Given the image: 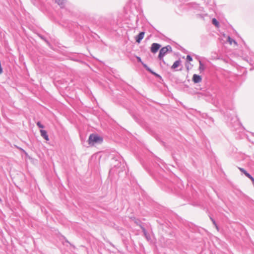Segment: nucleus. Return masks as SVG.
Returning <instances> with one entry per match:
<instances>
[{
	"label": "nucleus",
	"instance_id": "a211bd4d",
	"mask_svg": "<svg viewBox=\"0 0 254 254\" xmlns=\"http://www.w3.org/2000/svg\"><path fill=\"white\" fill-rule=\"evenodd\" d=\"M162 60L163 62H164V63H165V62H164V60H163V59L161 60Z\"/></svg>",
	"mask_w": 254,
	"mask_h": 254
},
{
	"label": "nucleus",
	"instance_id": "aec40b11",
	"mask_svg": "<svg viewBox=\"0 0 254 254\" xmlns=\"http://www.w3.org/2000/svg\"><path fill=\"white\" fill-rule=\"evenodd\" d=\"M1 198H0V202H1Z\"/></svg>",
	"mask_w": 254,
	"mask_h": 254
},
{
	"label": "nucleus",
	"instance_id": "9d476101",
	"mask_svg": "<svg viewBox=\"0 0 254 254\" xmlns=\"http://www.w3.org/2000/svg\"><path fill=\"white\" fill-rule=\"evenodd\" d=\"M212 23L217 27H219V22L215 18L212 19Z\"/></svg>",
	"mask_w": 254,
	"mask_h": 254
},
{
	"label": "nucleus",
	"instance_id": "9b49d317",
	"mask_svg": "<svg viewBox=\"0 0 254 254\" xmlns=\"http://www.w3.org/2000/svg\"><path fill=\"white\" fill-rule=\"evenodd\" d=\"M141 229L142 230V231L143 232V234H144L145 237H146V238L147 239H148V234H147V233L146 230L144 228H143L142 227H141Z\"/></svg>",
	"mask_w": 254,
	"mask_h": 254
},
{
	"label": "nucleus",
	"instance_id": "6ab92c4d",
	"mask_svg": "<svg viewBox=\"0 0 254 254\" xmlns=\"http://www.w3.org/2000/svg\"><path fill=\"white\" fill-rule=\"evenodd\" d=\"M162 60L163 62H164V63H165V62H164V60H163V59L161 60Z\"/></svg>",
	"mask_w": 254,
	"mask_h": 254
},
{
	"label": "nucleus",
	"instance_id": "1a4fd4ad",
	"mask_svg": "<svg viewBox=\"0 0 254 254\" xmlns=\"http://www.w3.org/2000/svg\"><path fill=\"white\" fill-rule=\"evenodd\" d=\"M199 69L200 71H202L205 69V66L204 64L201 62V61H199Z\"/></svg>",
	"mask_w": 254,
	"mask_h": 254
},
{
	"label": "nucleus",
	"instance_id": "423d86ee",
	"mask_svg": "<svg viewBox=\"0 0 254 254\" xmlns=\"http://www.w3.org/2000/svg\"><path fill=\"white\" fill-rule=\"evenodd\" d=\"M145 33L144 32H140L135 38L136 42L139 43L141 40L144 38Z\"/></svg>",
	"mask_w": 254,
	"mask_h": 254
},
{
	"label": "nucleus",
	"instance_id": "2eb2a0df",
	"mask_svg": "<svg viewBox=\"0 0 254 254\" xmlns=\"http://www.w3.org/2000/svg\"><path fill=\"white\" fill-rule=\"evenodd\" d=\"M211 219L212 221L213 224L214 225V226L216 227V228L218 229V226H217L215 221H214V220L212 218H211Z\"/></svg>",
	"mask_w": 254,
	"mask_h": 254
},
{
	"label": "nucleus",
	"instance_id": "ddd939ff",
	"mask_svg": "<svg viewBox=\"0 0 254 254\" xmlns=\"http://www.w3.org/2000/svg\"><path fill=\"white\" fill-rule=\"evenodd\" d=\"M37 126H38L39 127L41 128H44V126H43V125H42V124L40 123V122H37Z\"/></svg>",
	"mask_w": 254,
	"mask_h": 254
},
{
	"label": "nucleus",
	"instance_id": "4468645a",
	"mask_svg": "<svg viewBox=\"0 0 254 254\" xmlns=\"http://www.w3.org/2000/svg\"><path fill=\"white\" fill-rule=\"evenodd\" d=\"M187 60L189 62H190L192 60V59L190 55H188L187 56Z\"/></svg>",
	"mask_w": 254,
	"mask_h": 254
},
{
	"label": "nucleus",
	"instance_id": "20e7f679",
	"mask_svg": "<svg viewBox=\"0 0 254 254\" xmlns=\"http://www.w3.org/2000/svg\"><path fill=\"white\" fill-rule=\"evenodd\" d=\"M40 134H41V135L46 140V141H49V136H48V135L47 134V132L46 130H43V129H41L40 130Z\"/></svg>",
	"mask_w": 254,
	"mask_h": 254
},
{
	"label": "nucleus",
	"instance_id": "f3484780",
	"mask_svg": "<svg viewBox=\"0 0 254 254\" xmlns=\"http://www.w3.org/2000/svg\"><path fill=\"white\" fill-rule=\"evenodd\" d=\"M162 60L163 62H164V63H165V62H164V60H163V59L161 60Z\"/></svg>",
	"mask_w": 254,
	"mask_h": 254
},
{
	"label": "nucleus",
	"instance_id": "dca6fc26",
	"mask_svg": "<svg viewBox=\"0 0 254 254\" xmlns=\"http://www.w3.org/2000/svg\"><path fill=\"white\" fill-rule=\"evenodd\" d=\"M144 66L147 68V70H148L149 71H151V70L148 67H147V66H146V65L145 64H144Z\"/></svg>",
	"mask_w": 254,
	"mask_h": 254
},
{
	"label": "nucleus",
	"instance_id": "f8f14e48",
	"mask_svg": "<svg viewBox=\"0 0 254 254\" xmlns=\"http://www.w3.org/2000/svg\"><path fill=\"white\" fill-rule=\"evenodd\" d=\"M55 1L59 5H63L64 4L65 0H55Z\"/></svg>",
	"mask_w": 254,
	"mask_h": 254
},
{
	"label": "nucleus",
	"instance_id": "f257e3e1",
	"mask_svg": "<svg viewBox=\"0 0 254 254\" xmlns=\"http://www.w3.org/2000/svg\"><path fill=\"white\" fill-rule=\"evenodd\" d=\"M103 141L102 137L97 134H91L88 138V144L91 146L95 145L96 143H101Z\"/></svg>",
	"mask_w": 254,
	"mask_h": 254
},
{
	"label": "nucleus",
	"instance_id": "6e6552de",
	"mask_svg": "<svg viewBox=\"0 0 254 254\" xmlns=\"http://www.w3.org/2000/svg\"><path fill=\"white\" fill-rule=\"evenodd\" d=\"M180 64H181V61L180 60L177 61L173 64L171 66V68L172 69H175V68H177L178 67H179Z\"/></svg>",
	"mask_w": 254,
	"mask_h": 254
},
{
	"label": "nucleus",
	"instance_id": "0eeeda50",
	"mask_svg": "<svg viewBox=\"0 0 254 254\" xmlns=\"http://www.w3.org/2000/svg\"><path fill=\"white\" fill-rule=\"evenodd\" d=\"M227 41L230 45L234 44L235 46H237V45H238L236 41L235 40L232 39L230 36H228Z\"/></svg>",
	"mask_w": 254,
	"mask_h": 254
},
{
	"label": "nucleus",
	"instance_id": "f03ea898",
	"mask_svg": "<svg viewBox=\"0 0 254 254\" xmlns=\"http://www.w3.org/2000/svg\"><path fill=\"white\" fill-rule=\"evenodd\" d=\"M171 51L172 49L171 47L169 46L163 47L160 51L159 54L158 55V58L160 60H162L164 55L167 53L168 51Z\"/></svg>",
	"mask_w": 254,
	"mask_h": 254
},
{
	"label": "nucleus",
	"instance_id": "39448f33",
	"mask_svg": "<svg viewBox=\"0 0 254 254\" xmlns=\"http://www.w3.org/2000/svg\"><path fill=\"white\" fill-rule=\"evenodd\" d=\"M202 80L201 77L198 75L197 74H194L192 77V81L195 83H199Z\"/></svg>",
	"mask_w": 254,
	"mask_h": 254
},
{
	"label": "nucleus",
	"instance_id": "7ed1b4c3",
	"mask_svg": "<svg viewBox=\"0 0 254 254\" xmlns=\"http://www.w3.org/2000/svg\"><path fill=\"white\" fill-rule=\"evenodd\" d=\"M160 47H161V46L159 44L153 43L151 45V51L153 53H155L158 51V50L160 48Z\"/></svg>",
	"mask_w": 254,
	"mask_h": 254
}]
</instances>
